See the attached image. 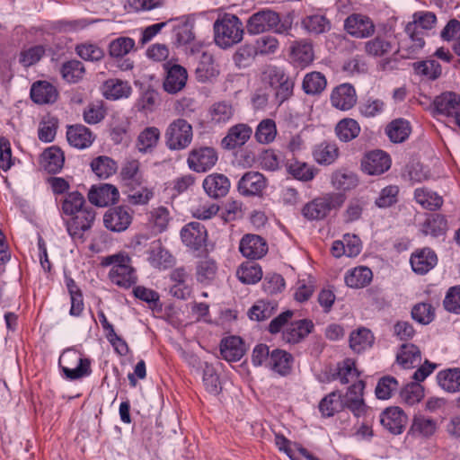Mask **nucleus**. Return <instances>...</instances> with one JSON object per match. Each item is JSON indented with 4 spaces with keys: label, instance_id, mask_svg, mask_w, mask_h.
Returning a JSON list of instances; mask_svg holds the SVG:
<instances>
[{
    "label": "nucleus",
    "instance_id": "obj_38",
    "mask_svg": "<svg viewBox=\"0 0 460 460\" xmlns=\"http://www.w3.org/2000/svg\"><path fill=\"white\" fill-rule=\"evenodd\" d=\"M131 92L132 88L127 81L109 79L103 84V94L107 99L128 98Z\"/></svg>",
    "mask_w": 460,
    "mask_h": 460
},
{
    "label": "nucleus",
    "instance_id": "obj_16",
    "mask_svg": "<svg viewBox=\"0 0 460 460\" xmlns=\"http://www.w3.org/2000/svg\"><path fill=\"white\" fill-rule=\"evenodd\" d=\"M166 75L163 83L165 92L174 94L181 91L188 79L187 70L180 65H164Z\"/></svg>",
    "mask_w": 460,
    "mask_h": 460
},
{
    "label": "nucleus",
    "instance_id": "obj_63",
    "mask_svg": "<svg viewBox=\"0 0 460 460\" xmlns=\"http://www.w3.org/2000/svg\"><path fill=\"white\" fill-rule=\"evenodd\" d=\"M217 266L214 260L205 258L199 261L197 265V279L200 283H208L212 281L217 275Z\"/></svg>",
    "mask_w": 460,
    "mask_h": 460
},
{
    "label": "nucleus",
    "instance_id": "obj_12",
    "mask_svg": "<svg viewBox=\"0 0 460 460\" xmlns=\"http://www.w3.org/2000/svg\"><path fill=\"white\" fill-rule=\"evenodd\" d=\"M344 28L352 37L366 39L374 34L376 27L369 17L360 13H353L346 18Z\"/></svg>",
    "mask_w": 460,
    "mask_h": 460
},
{
    "label": "nucleus",
    "instance_id": "obj_33",
    "mask_svg": "<svg viewBox=\"0 0 460 460\" xmlns=\"http://www.w3.org/2000/svg\"><path fill=\"white\" fill-rule=\"evenodd\" d=\"M292 356L286 350L274 349L271 350L268 368L280 376H287L291 370Z\"/></svg>",
    "mask_w": 460,
    "mask_h": 460
},
{
    "label": "nucleus",
    "instance_id": "obj_60",
    "mask_svg": "<svg viewBox=\"0 0 460 460\" xmlns=\"http://www.w3.org/2000/svg\"><path fill=\"white\" fill-rule=\"evenodd\" d=\"M447 229V221L443 215L435 214L428 218L423 226L425 234L438 237L445 234Z\"/></svg>",
    "mask_w": 460,
    "mask_h": 460
},
{
    "label": "nucleus",
    "instance_id": "obj_48",
    "mask_svg": "<svg viewBox=\"0 0 460 460\" xmlns=\"http://www.w3.org/2000/svg\"><path fill=\"white\" fill-rule=\"evenodd\" d=\"M335 132L341 141L349 142L358 136L360 127L357 120L347 118L339 121Z\"/></svg>",
    "mask_w": 460,
    "mask_h": 460
},
{
    "label": "nucleus",
    "instance_id": "obj_44",
    "mask_svg": "<svg viewBox=\"0 0 460 460\" xmlns=\"http://www.w3.org/2000/svg\"><path fill=\"white\" fill-rule=\"evenodd\" d=\"M359 373L355 367V362L351 358H346L337 364L336 372L332 375V379H339L343 385L350 382H357Z\"/></svg>",
    "mask_w": 460,
    "mask_h": 460
},
{
    "label": "nucleus",
    "instance_id": "obj_1",
    "mask_svg": "<svg viewBox=\"0 0 460 460\" xmlns=\"http://www.w3.org/2000/svg\"><path fill=\"white\" fill-rule=\"evenodd\" d=\"M292 27V20L288 17L280 19L278 13L263 9L253 13L247 21L246 28L249 34L257 35L269 31L278 34H288Z\"/></svg>",
    "mask_w": 460,
    "mask_h": 460
},
{
    "label": "nucleus",
    "instance_id": "obj_35",
    "mask_svg": "<svg viewBox=\"0 0 460 460\" xmlns=\"http://www.w3.org/2000/svg\"><path fill=\"white\" fill-rule=\"evenodd\" d=\"M120 176L126 185L140 186L144 181V177L139 161L137 159L127 160L121 167Z\"/></svg>",
    "mask_w": 460,
    "mask_h": 460
},
{
    "label": "nucleus",
    "instance_id": "obj_22",
    "mask_svg": "<svg viewBox=\"0 0 460 460\" xmlns=\"http://www.w3.org/2000/svg\"><path fill=\"white\" fill-rule=\"evenodd\" d=\"M181 237L186 246L199 250L206 242L207 231L199 223L191 222L181 229Z\"/></svg>",
    "mask_w": 460,
    "mask_h": 460
},
{
    "label": "nucleus",
    "instance_id": "obj_6",
    "mask_svg": "<svg viewBox=\"0 0 460 460\" xmlns=\"http://www.w3.org/2000/svg\"><path fill=\"white\" fill-rule=\"evenodd\" d=\"M164 138L166 146L170 150H183L192 141V126L184 119H176L168 125Z\"/></svg>",
    "mask_w": 460,
    "mask_h": 460
},
{
    "label": "nucleus",
    "instance_id": "obj_54",
    "mask_svg": "<svg viewBox=\"0 0 460 460\" xmlns=\"http://www.w3.org/2000/svg\"><path fill=\"white\" fill-rule=\"evenodd\" d=\"M277 136L276 123L271 119H262L257 126L255 138L261 144L271 143Z\"/></svg>",
    "mask_w": 460,
    "mask_h": 460
},
{
    "label": "nucleus",
    "instance_id": "obj_41",
    "mask_svg": "<svg viewBox=\"0 0 460 460\" xmlns=\"http://www.w3.org/2000/svg\"><path fill=\"white\" fill-rule=\"evenodd\" d=\"M291 58L293 62L300 66H306L314 60L313 46L306 41H296L291 47Z\"/></svg>",
    "mask_w": 460,
    "mask_h": 460
},
{
    "label": "nucleus",
    "instance_id": "obj_37",
    "mask_svg": "<svg viewBox=\"0 0 460 460\" xmlns=\"http://www.w3.org/2000/svg\"><path fill=\"white\" fill-rule=\"evenodd\" d=\"M396 360L403 368H411L419 365L421 361V353L420 349L411 343L402 344L396 356Z\"/></svg>",
    "mask_w": 460,
    "mask_h": 460
},
{
    "label": "nucleus",
    "instance_id": "obj_15",
    "mask_svg": "<svg viewBox=\"0 0 460 460\" xmlns=\"http://www.w3.org/2000/svg\"><path fill=\"white\" fill-rule=\"evenodd\" d=\"M119 199L117 187L108 183L93 186L88 193L89 201L98 207L115 204Z\"/></svg>",
    "mask_w": 460,
    "mask_h": 460
},
{
    "label": "nucleus",
    "instance_id": "obj_11",
    "mask_svg": "<svg viewBox=\"0 0 460 460\" xmlns=\"http://www.w3.org/2000/svg\"><path fill=\"white\" fill-rule=\"evenodd\" d=\"M71 217L72 218L65 222L68 234L73 239H83L84 233L93 226L95 219V210L92 207H87Z\"/></svg>",
    "mask_w": 460,
    "mask_h": 460
},
{
    "label": "nucleus",
    "instance_id": "obj_3",
    "mask_svg": "<svg viewBox=\"0 0 460 460\" xmlns=\"http://www.w3.org/2000/svg\"><path fill=\"white\" fill-rule=\"evenodd\" d=\"M214 40L221 49L239 43L243 37V25L234 14L226 13L214 22Z\"/></svg>",
    "mask_w": 460,
    "mask_h": 460
},
{
    "label": "nucleus",
    "instance_id": "obj_43",
    "mask_svg": "<svg viewBox=\"0 0 460 460\" xmlns=\"http://www.w3.org/2000/svg\"><path fill=\"white\" fill-rule=\"evenodd\" d=\"M374 335L370 330L359 328L350 333L349 347L357 353H360L372 347L374 343Z\"/></svg>",
    "mask_w": 460,
    "mask_h": 460
},
{
    "label": "nucleus",
    "instance_id": "obj_24",
    "mask_svg": "<svg viewBox=\"0 0 460 460\" xmlns=\"http://www.w3.org/2000/svg\"><path fill=\"white\" fill-rule=\"evenodd\" d=\"M394 49V42L390 35L377 34L364 43L367 55L374 58L385 57Z\"/></svg>",
    "mask_w": 460,
    "mask_h": 460
},
{
    "label": "nucleus",
    "instance_id": "obj_18",
    "mask_svg": "<svg viewBox=\"0 0 460 460\" xmlns=\"http://www.w3.org/2000/svg\"><path fill=\"white\" fill-rule=\"evenodd\" d=\"M331 103L341 111H349L357 103V94L350 84H341L331 94Z\"/></svg>",
    "mask_w": 460,
    "mask_h": 460
},
{
    "label": "nucleus",
    "instance_id": "obj_7",
    "mask_svg": "<svg viewBox=\"0 0 460 460\" xmlns=\"http://www.w3.org/2000/svg\"><path fill=\"white\" fill-rule=\"evenodd\" d=\"M58 364L69 380H75L88 376L91 373L89 359L83 358L75 349H66L59 357Z\"/></svg>",
    "mask_w": 460,
    "mask_h": 460
},
{
    "label": "nucleus",
    "instance_id": "obj_61",
    "mask_svg": "<svg viewBox=\"0 0 460 460\" xmlns=\"http://www.w3.org/2000/svg\"><path fill=\"white\" fill-rule=\"evenodd\" d=\"M288 172L295 179L302 181H312L314 177V171L310 165L296 160L288 164Z\"/></svg>",
    "mask_w": 460,
    "mask_h": 460
},
{
    "label": "nucleus",
    "instance_id": "obj_36",
    "mask_svg": "<svg viewBox=\"0 0 460 460\" xmlns=\"http://www.w3.org/2000/svg\"><path fill=\"white\" fill-rule=\"evenodd\" d=\"M64 155L60 148L51 146L47 148L41 155L40 164L49 173H56L63 167Z\"/></svg>",
    "mask_w": 460,
    "mask_h": 460
},
{
    "label": "nucleus",
    "instance_id": "obj_52",
    "mask_svg": "<svg viewBox=\"0 0 460 460\" xmlns=\"http://www.w3.org/2000/svg\"><path fill=\"white\" fill-rule=\"evenodd\" d=\"M412 66L416 75L429 80L438 78L442 72L439 63L433 59L415 62Z\"/></svg>",
    "mask_w": 460,
    "mask_h": 460
},
{
    "label": "nucleus",
    "instance_id": "obj_19",
    "mask_svg": "<svg viewBox=\"0 0 460 460\" xmlns=\"http://www.w3.org/2000/svg\"><path fill=\"white\" fill-rule=\"evenodd\" d=\"M131 215L123 207L111 208L103 216L105 227L113 232L125 231L131 224Z\"/></svg>",
    "mask_w": 460,
    "mask_h": 460
},
{
    "label": "nucleus",
    "instance_id": "obj_55",
    "mask_svg": "<svg viewBox=\"0 0 460 460\" xmlns=\"http://www.w3.org/2000/svg\"><path fill=\"white\" fill-rule=\"evenodd\" d=\"M277 309V304L272 301H258L249 311L251 320L258 322L269 319Z\"/></svg>",
    "mask_w": 460,
    "mask_h": 460
},
{
    "label": "nucleus",
    "instance_id": "obj_9",
    "mask_svg": "<svg viewBox=\"0 0 460 460\" xmlns=\"http://www.w3.org/2000/svg\"><path fill=\"white\" fill-rule=\"evenodd\" d=\"M217 160V153L213 147L199 146L190 152L187 164L190 170L197 172H205L213 168Z\"/></svg>",
    "mask_w": 460,
    "mask_h": 460
},
{
    "label": "nucleus",
    "instance_id": "obj_42",
    "mask_svg": "<svg viewBox=\"0 0 460 460\" xmlns=\"http://www.w3.org/2000/svg\"><path fill=\"white\" fill-rule=\"evenodd\" d=\"M313 155L317 164L329 165L338 158L339 148L334 143L323 142L315 146Z\"/></svg>",
    "mask_w": 460,
    "mask_h": 460
},
{
    "label": "nucleus",
    "instance_id": "obj_8",
    "mask_svg": "<svg viewBox=\"0 0 460 460\" xmlns=\"http://www.w3.org/2000/svg\"><path fill=\"white\" fill-rule=\"evenodd\" d=\"M364 389V381L358 380L348 388L344 395H341L343 408L349 409L357 418L371 417L372 410L365 403L363 398Z\"/></svg>",
    "mask_w": 460,
    "mask_h": 460
},
{
    "label": "nucleus",
    "instance_id": "obj_59",
    "mask_svg": "<svg viewBox=\"0 0 460 460\" xmlns=\"http://www.w3.org/2000/svg\"><path fill=\"white\" fill-rule=\"evenodd\" d=\"M85 72L84 64L79 60H70L63 64L61 75L68 83H76L83 78Z\"/></svg>",
    "mask_w": 460,
    "mask_h": 460
},
{
    "label": "nucleus",
    "instance_id": "obj_58",
    "mask_svg": "<svg viewBox=\"0 0 460 460\" xmlns=\"http://www.w3.org/2000/svg\"><path fill=\"white\" fill-rule=\"evenodd\" d=\"M106 115V110L102 101L90 102L83 111L84 122L94 125L101 122Z\"/></svg>",
    "mask_w": 460,
    "mask_h": 460
},
{
    "label": "nucleus",
    "instance_id": "obj_30",
    "mask_svg": "<svg viewBox=\"0 0 460 460\" xmlns=\"http://www.w3.org/2000/svg\"><path fill=\"white\" fill-rule=\"evenodd\" d=\"M414 199L423 208L435 211L443 205V198L432 190L421 187L414 190Z\"/></svg>",
    "mask_w": 460,
    "mask_h": 460
},
{
    "label": "nucleus",
    "instance_id": "obj_62",
    "mask_svg": "<svg viewBox=\"0 0 460 460\" xmlns=\"http://www.w3.org/2000/svg\"><path fill=\"white\" fill-rule=\"evenodd\" d=\"M148 260L155 267L166 268L172 262V256L162 247L160 242L156 241L151 243Z\"/></svg>",
    "mask_w": 460,
    "mask_h": 460
},
{
    "label": "nucleus",
    "instance_id": "obj_34",
    "mask_svg": "<svg viewBox=\"0 0 460 460\" xmlns=\"http://www.w3.org/2000/svg\"><path fill=\"white\" fill-rule=\"evenodd\" d=\"M373 278L371 270L366 266H358L345 274V283L352 288H362L367 286Z\"/></svg>",
    "mask_w": 460,
    "mask_h": 460
},
{
    "label": "nucleus",
    "instance_id": "obj_27",
    "mask_svg": "<svg viewBox=\"0 0 460 460\" xmlns=\"http://www.w3.org/2000/svg\"><path fill=\"white\" fill-rule=\"evenodd\" d=\"M66 138L70 146L78 149L89 147L94 140L93 132L81 124L69 126L66 131Z\"/></svg>",
    "mask_w": 460,
    "mask_h": 460
},
{
    "label": "nucleus",
    "instance_id": "obj_53",
    "mask_svg": "<svg viewBox=\"0 0 460 460\" xmlns=\"http://www.w3.org/2000/svg\"><path fill=\"white\" fill-rule=\"evenodd\" d=\"M135 40L129 37H119L111 40L108 47L109 55L111 58H124L135 49Z\"/></svg>",
    "mask_w": 460,
    "mask_h": 460
},
{
    "label": "nucleus",
    "instance_id": "obj_25",
    "mask_svg": "<svg viewBox=\"0 0 460 460\" xmlns=\"http://www.w3.org/2000/svg\"><path fill=\"white\" fill-rule=\"evenodd\" d=\"M205 192L213 199L225 197L230 189L229 179L221 173H211L203 181L202 183Z\"/></svg>",
    "mask_w": 460,
    "mask_h": 460
},
{
    "label": "nucleus",
    "instance_id": "obj_40",
    "mask_svg": "<svg viewBox=\"0 0 460 460\" xmlns=\"http://www.w3.org/2000/svg\"><path fill=\"white\" fill-rule=\"evenodd\" d=\"M438 385L448 393L460 390V368H448L441 370L437 375Z\"/></svg>",
    "mask_w": 460,
    "mask_h": 460
},
{
    "label": "nucleus",
    "instance_id": "obj_45",
    "mask_svg": "<svg viewBox=\"0 0 460 460\" xmlns=\"http://www.w3.org/2000/svg\"><path fill=\"white\" fill-rule=\"evenodd\" d=\"M385 133L392 142L402 143L409 137L411 127L407 120L397 119L387 125Z\"/></svg>",
    "mask_w": 460,
    "mask_h": 460
},
{
    "label": "nucleus",
    "instance_id": "obj_31",
    "mask_svg": "<svg viewBox=\"0 0 460 460\" xmlns=\"http://www.w3.org/2000/svg\"><path fill=\"white\" fill-rule=\"evenodd\" d=\"M220 353L222 357L229 362L240 360L244 353L242 340L236 336H231L222 340Z\"/></svg>",
    "mask_w": 460,
    "mask_h": 460
},
{
    "label": "nucleus",
    "instance_id": "obj_56",
    "mask_svg": "<svg viewBox=\"0 0 460 460\" xmlns=\"http://www.w3.org/2000/svg\"><path fill=\"white\" fill-rule=\"evenodd\" d=\"M93 172L100 178H108L117 171V164L108 156H99L91 163Z\"/></svg>",
    "mask_w": 460,
    "mask_h": 460
},
{
    "label": "nucleus",
    "instance_id": "obj_17",
    "mask_svg": "<svg viewBox=\"0 0 460 460\" xmlns=\"http://www.w3.org/2000/svg\"><path fill=\"white\" fill-rule=\"evenodd\" d=\"M239 250L244 257L258 260L267 253L268 244L260 235L246 234L240 241Z\"/></svg>",
    "mask_w": 460,
    "mask_h": 460
},
{
    "label": "nucleus",
    "instance_id": "obj_14",
    "mask_svg": "<svg viewBox=\"0 0 460 460\" xmlns=\"http://www.w3.org/2000/svg\"><path fill=\"white\" fill-rule=\"evenodd\" d=\"M362 170L369 175H379L391 167L390 156L382 150L367 153L361 162Z\"/></svg>",
    "mask_w": 460,
    "mask_h": 460
},
{
    "label": "nucleus",
    "instance_id": "obj_23",
    "mask_svg": "<svg viewBox=\"0 0 460 460\" xmlns=\"http://www.w3.org/2000/svg\"><path fill=\"white\" fill-rule=\"evenodd\" d=\"M314 328V323L308 319L295 321L287 325L283 332V340L288 343L296 344L303 341Z\"/></svg>",
    "mask_w": 460,
    "mask_h": 460
},
{
    "label": "nucleus",
    "instance_id": "obj_49",
    "mask_svg": "<svg viewBox=\"0 0 460 460\" xmlns=\"http://www.w3.org/2000/svg\"><path fill=\"white\" fill-rule=\"evenodd\" d=\"M84 196L79 191L67 193L61 203V211L66 216H74L75 213L86 208Z\"/></svg>",
    "mask_w": 460,
    "mask_h": 460
},
{
    "label": "nucleus",
    "instance_id": "obj_20",
    "mask_svg": "<svg viewBox=\"0 0 460 460\" xmlns=\"http://www.w3.org/2000/svg\"><path fill=\"white\" fill-rule=\"evenodd\" d=\"M410 262L415 273L424 275L437 265L438 257L430 248H422L411 254Z\"/></svg>",
    "mask_w": 460,
    "mask_h": 460
},
{
    "label": "nucleus",
    "instance_id": "obj_46",
    "mask_svg": "<svg viewBox=\"0 0 460 460\" xmlns=\"http://www.w3.org/2000/svg\"><path fill=\"white\" fill-rule=\"evenodd\" d=\"M327 85L325 76L320 72H311L305 75L302 87L306 94H319Z\"/></svg>",
    "mask_w": 460,
    "mask_h": 460
},
{
    "label": "nucleus",
    "instance_id": "obj_50",
    "mask_svg": "<svg viewBox=\"0 0 460 460\" xmlns=\"http://www.w3.org/2000/svg\"><path fill=\"white\" fill-rule=\"evenodd\" d=\"M196 77L199 82L205 83L215 78L219 71L214 65L211 55L203 54L201 60L195 70Z\"/></svg>",
    "mask_w": 460,
    "mask_h": 460
},
{
    "label": "nucleus",
    "instance_id": "obj_29",
    "mask_svg": "<svg viewBox=\"0 0 460 460\" xmlns=\"http://www.w3.org/2000/svg\"><path fill=\"white\" fill-rule=\"evenodd\" d=\"M31 98L39 104L53 103L58 98V91L51 84L39 81L31 86Z\"/></svg>",
    "mask_w": 460,
    "mask_h": 460
},
{
    "label": "nucleus",
    "instance_id": "obj_4",
    "mask_svg": "<svg viewBox=\"0 0 460 460\" xmlns=\"http://www.w3.org/2000/svg\"><path fill=\"white\" fill-rule=\"evenodd\" d=\"M436 22L437 17L431 12H416L413 13L412 21L405 26V32L412 42L409 54H415L424 47L423 30L432 29Z\"/></svg>",
    "mask_w": 460,
    "mask_h": 460
},
{
    "label": "nucleus",
    "instance_id": "obj_47",
    "mask_svg": "<svg viewBox=\"0 0 460 460\" xmlns=\"http://www.w3.org/2000/svg\"><path fill=\"white\" fill-rule=\"evenodd\" d=\"M437 421L424 415H417L413 418L411 426V432L413 435L430 437L437 430Z\"/></svg>",
    "mask_w": 460,
    "mask_h": 460
},
{
    "label": "nucleus",
    "instance_id": "obj_5",
    "mask_svg": "<svg viewBox=\"0 0 460 460\" xmlns=\"http://www.w3.org/2000/svg\"><path fill=\"white\" fill-rule=\"evenodd\" d=\"M345 201L341 193H328L313 199L302 209L303 216L308 220L323 219L332 209H338Z\"/></svg>",
    "mask_w": 460,
    "mask_h": 460
},
{
    "label": "nucleus",
    "instance_id": "obj_39",
    "mask_svg": "<svg viewBox=\"0 0 460 460\" xmlns=\"http://www.w3.org/2000/svg\"><path fill=\"white\" fill-rule=\"evenodd\" d=\"M236 277L243 284H255L262 278L261 266L252 261L243 262L236 270Z\"/></svg>",
    "mask_w": 460,
    "mask_h": 460
},
{
    "label": "nucleus",
    "instance_id": "obj_2",
    "mask_svg": "<svg viewBox=\"0 0 460 460\" xmlns=\"http://www.w3.org/2000/svg\"><path fill=\"white\" fill-rule=\"evenodd\" d=\"M102 266H111L109 272L110 280L123 288L133 286L137 280L135 270L131 266V259L125 252H119L102 259Z\"/></svg>",
    "mask_w": 460,
    "mask_h": 460
},
{
    "label": "nucleus",
    "instance_id": "obj_21",
    "mask_svg": "<svg viewBox=\"0 0 460 460\" xmlns=\"http://www.w3.org/2000/svg\"><path fill=\"white\" fill-rule=\"evenodd\" d=\"M380 422L393 434H401L407 423V416L399 407H389L380 415Z\"/></svg>",
    "mask_w": 460,
    "mask_h": 460
},
{
    "label": "nucleus",
    "instance_id": "obj_13",
    "mask_svg": "<svg viewBox=\"0 0 460 460\" xmlns=\"http://www.w3.org/2000/svg\"><path fill=\"white\" fill-rule=\"evenodd\" d=\"M267 187V180L259 172H245L238 181L237 189L245 197L260 196Z\"/></svg>",
    "mask_w": 460,
    "mask_h": 460
},
{
    "label": "nucleus",
    "instance_id": "obj_57",
    "mask_svg": "<svg viewBox=\"0 0 460 460\" xmlns=\"http://www.w3.org/2000/svg\"><path fill=\"white\" fill-rule=\"evenodd\" d=\"M76 54L86 61L97 62L104 58V50L95 43L84 42L75 47Z\"/></svg>",
    "mask_w": 460,
    "mask_h": 460
},
{
    "label": "nucleus",
    "instance_id": "obj_64",
    "mask_svg": "<svg viewBox=\"0 0 460 460\" xmlns=\"http://www.w3.org/2000/svg\"><path fill=\"white\" fill-rule=\"evenodd\" d=\"M302 25L313 34H321L330 29L329 21L323 15L319 14L306 16L303 19Z\"/></svg>",
    "mask_w": 460,
    "mask_h": 460
},
{
    "label": "nucleus",
    "instance_id": "obj_32",
    "mask_svg": "<svg viewBox=\"0 0 460 460\" xmlns=\"http://www.w3.org/2000/svg\"><path fill=\"white\" fill-rule=\"evenodd\" d=\"M161 132L156 127H146L138 135L136 147L142 154L151 153L157 146Z\"/></svg>",
    "mask_w": 460,
    "mask_h": 460
},
{
    "label": "nucleus",
    "instance_id": "obj_26",
    "mask_svg": "<svg viewBox=\"0 0 460 460\" xmlns=\"http://www.w3.org/2000/svg\"><path fill=\"white\" fill-rule=\"evenodd\" d=\"M235 113V108L231 101H218L208 109V114L212 125H224L229 122Z\"/></svg>",
    "mask_w": 460,
    "mask_h": 460
},
{
    "label": "nucleus",
    "instance_id": "obj_51",
    "mask_svg": "<svg viewBox=\"0 0 460 460\" xmlns=\"http://www.w3.org/2000/svg\"><path fill=\"white\" fill-rule=\"evenodd\" d=\"M343 409L341 394L338 391L330 393L319 403V410L325 417L333 416Z\"/></svg>",
    "mask_w": 460,
    "mask_h": 460
},
{
    "label": "nucleus",
    "instance_id": "obj_10",
    "mask_svg": "<svg viewBox=\"0 0 460 460\" xmlns=\"http://www.w3.org/2000/svg\"><path fill=\"white\" fill-rule=\"evenodd\" d=\"M435 112L451 118L460 128V95L446 92L437 96L433 102Z\"/></svg>",
    "mask_w": 460,
    "mask_h": 460
},
{
    "label": "nucleus",
    "instance_id": "obj_28",
    "mask_svg": "<svg viewBox=\"0 0 460 460\" xmlns=\"http://www.w3.org/2000/svg\"><path fill=\"white\" fill-rule=\"evenodd\" d=\"M252 128L245 124L231 127L227 135L222 139V146L232 150L244 145L252 135Z\"/></svg>",
    "mask_w": 460,
    "mask_h": 460
}]
</instances>
